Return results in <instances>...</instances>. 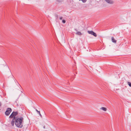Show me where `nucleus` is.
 Returning a JSON list of instances; mask_svg holds the SVG:
<instances>
[{
	"instance_id": "f257e3e1",
	"label": "nucleus",
	"mask_w": 131,
	"mask_h": 131,
	"mask_svg": "<svg viewBox=\"0 0 131 131\" xmlns=\"http://www.w3.org/2000/svg\"><path fill=\"white\" fill-rule=\"evenodd\" d=\"M24 118L22 117H18L15 119V124L18 128H21L23 127Z\"/></svg>"
},
{
	"instance_id": "f03ea898",
	"label": "nucleus",
	"mask_w": 131,
	"mask_h": 131,
	"mask_svg": "<svg viewBox=\"0 0 131 131\" xmlns=\"http://www.w3.org/2000/svg\"><path fill=\"white\" fill-rule=\"evenodd\" d=\"M18 112H13L10 115L9 117V118H13V119H16V118L18 117H16V116L18 115Z\"/></svg>"
},
{
	"instance_id": "7ed1b4c3",
	"label": "nucleus",
	"mask_w": 131,
	"mask_h": 131,
	"mask_svg": "<svg viewBox=\"0 0 131 131\" xmlns=\"http://www.w3.org/2000/svg\"><path fill=\"white\" fill-rule=\"evenodd\" d=\"M12 111V110L11 108H8L5 112V114L6 116H8L9 115Z\"/></svg>"
},
{
	"instance_id": "20e7f679",
	"label": "nucleus",
	"mask_w": 131,
	"mask_h": 131,
	"mask_svg": "<svg viewBox=\"0 0 131 131\" xmlns=\"http://www.w3.org/2000/svg\"><path fill=\"white\" fill-rule=\"evenodd\" d=\"M88 33L89 34H91L92 35H93L95 37H96L97 36V35L94 32V31H88Z\"/></svg>"
},
{
	"instance_id": "39448f33",
	"label": "nucleus",
	"mask_w": 131,
	"mask_h": 131,
	"mask_svg": "<svg viewBox=\"0 0 131 131\" xmlns=\"http://www.w3.org/2000/svg\"><path fill=\"white\" fill-rule=\"evenodd\" d=\"M105 1L108 3L111 4L113 3V2L111 0H105Z\"/></svg>"
},
{
	"instance_id": "423d86ee",
	"label": "nucleus",
	"mask_w": 131,
	"mask_h": 131,
	"mask_svg": "<svg viewBox=\"0 0 131 131\" xmlns=\"http://www.w3.org/2000/svg\"><path fill=\"white\" fill-rule=\"evenodd\" d=\"M15 119H13L11 122V124L12 126H14L15 122Z\"/></svg>"
},
{
	"instance_id": "0eeeda50",
	"label": "nucleus",
	"mask_w": 131,
	"mask_h": 131,
	"mask_svg": "<svg viewBox=\"0 0 131 131\" xmlns=\"http://www.w3.org/2000/svg\"><path fill=\"white\" fill-rule=\"evenodd\" d=\"M111 40L114 43H116V40L113 37H112L111 38Z\"/></svg>"
},
{
	"instance_id": "6e6552de",
	"label": "nucleus",
	"mask_w": 131,
	"mask_h": 131,
	"mask_svg": "<svg viewBox=\"0 0 131 131\" xmlns=\"http://www.w3.org/2000/svg\"><path fill=\"white\" fill-rule=\"evenodd\" d=\"M54 16L56 18V21L57 22L58 19V14H55Z\"/></svg>"
},
{
	"instance_id": "1a4fd4ad",
	"label": "nucleus",
	"mask_w": 131,
	"mask_h": 131,
	"mask_svg": "<svg viewBox=\"0 0 131 131\" xmlns=\"http://www.w3.org/2000/svg\"><path fill=\"white\" fill-rule=\"evenodd\" d=\"M101 109L104 111H106L107 110V109L104 107H102Z\"/></svg>"
},
{
	"instance_id": "9d476101",
	"label": "nucleus",
	"mask_w": 131,
	"mask_h": 131,
	"mask_svg": "<svg viewBox=\"0 0 131 131\" xmlns=\"http://www.w3.org/2000/svg\"><path fill=\"white\" fill-rule=\"evenodd\" d=\"M76 34L79 35H82L80 31L77 32Z\"/></svg>"
},
{
	"instance_id": "9b49d317",
	"label": "nucleus",
	"mask_w": 131,
	"mask_h": 131,
	"mask_svg": "<svg viewBox=\"0 0 131 131\" xmlns=\"http://www.w3.org/2000/svg\"><path fill=\"white\" fill-rule=\"evenodd\" d=\"M36 111L37 112H38V113L39 114V115H40V116L41 117H42V115H41V114H40V111H38V110H37V109H36Z\"/></svg>"
},
{
	"instance_id": "f8f14e48",
	"label": "nucleus",
	"mask_w": 131,
	"mask_h": 131,
	"mask_svg": "<svg viewBox=\"0 0 131 131\" xmlns=\"http://www.w3.org/2000/svg\"><path fill=\"white\" fill-rule=\"evenodd\" d=\"M87 0H79V1H81L83 3H85Z\"/></svg>"
},
{
	"instance_id": "ddd939ff",
	"label": "nucleus",
	"mask_w": 131,
	"mask_h": 131,
	"mask_svg": "<svg viewBox=\"0 0 131 131\" xmlns=\"http://www.w3.org/2000/svg\"><path fill=\"white\" fill-rule=\"evenodd\" d=\"M127 84L129 85V86L130 87H131V83L130 82H127Z\"/></svg>"
},
{
	"instance_id": "4468645a",
	"label": "nucleus",
	"mask_w": 131,
	"mask_h": 131,
	"mask_svg": "<svg viewBox=\"0 0 131 131\" xmlns=\"http://www.w3.org/2000/svg\"><path fill=\"white\" fill-rule=\"evenodd\" d=\"M66 21L64 20L63 19L62 20V22L63 23H64V24L65 23H66Z\"/></svg>"
},
{
	"instance_id": "2eb2a0df",
	"label": "nucleus",
	"mask_w": 131,
	"mask_h": 131,
	"mask_svg": "<svg viewBox=\"0 0 131 131\" xmlns=\"http://www.w3.org/2000/svg\"><path fill=\"white\" fill-rule=\"evenodd\" d=\"M62 18H63V17H62V16L60 17V18H59L60 19V20L62 19Z\"/></svg>"
},
{
	"instance_id": "dca6fc26",
	"label": "nucleus",
	"mask_w": 131,
	"mask_h": 131,
	"mask_svg": "<svg viewBox=\"0 0 131 131\" xmlns=\"http://www.w3.org/2000/svg\"><path fill=\"white\" fill-rule=\"evenodd\" d=\"M44 128H45V126H44L43 127Z\"/></svg>"
},
{
	"instance_id": "f3484780",
	"label": "nucleus",
	"mask_w": 131,
	"mask_h": 131,
	"mask_svg": "<svg viewBox=\"0 0 131 131\" xmlns=\"http://www.w3.org/2000/svg\"><path fill=\"white\" fill-rule=\"evenodd\" d=\"M19 85H20V86H21V85H20V84H19Z\"/></svg>"
},
{
	"instance_id": "a211bd4d",
	"label": "nucleus",
	"mask_w": 131,
	"mask_h": 131,
	"mask_svg": "<svg viewBox=\"0 0 131 131\" xmlns=\"http://www.w3.org/2000/svg\"><path fill=\"white\" fill-rule=\"evenodd\" d=\"M19 85H20V86H21V85H20V84H19Z\"/></svg>"
},
{
	"instance_id": "6ab92c4d",
	"label": "nucleus",
	"mask_w": 131,
	"mask_h": 131,
	"mask_svg": "<svg viewBox=\"0 0 131 131\" xmlns=\"http://www.w3.org/2000/svg\"><path fill=\"white\" fill-rule=\"evenodd\" d=\"M19 85H20V86H21V85H20V84H19Z\"/></svg>"
},
{
	"instance_id": "aec40b11",
	"label": "nucleus",
	"mask_w": 131,
	"mask_h": 131,
	"mask_svg": "<svg viewBox=\"0 0 131 131\" xmlns=\"http://www.w3.org/2000/svg\"><path fill=\"white\" fill-rule=\"evenodd\" d=\"M19 85H20V86H21V85H20V84H19Z\"/></svg>"
}]
</instances>
